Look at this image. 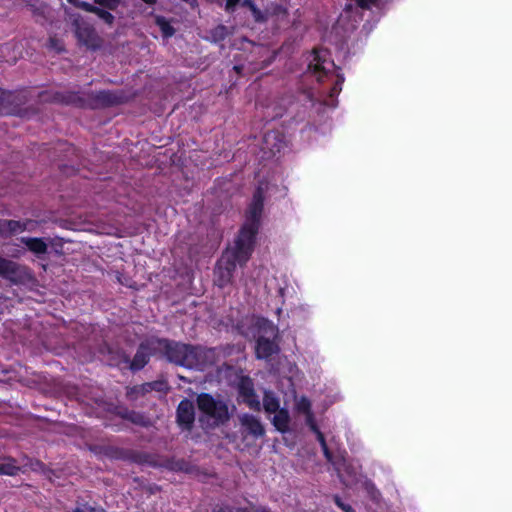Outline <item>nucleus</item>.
Masks as SVG:
<instances>
[{
  "label": "nucleus",
  "instance_id": "nucleus-1",
  "mask_svg": "<svg viewBox=\"0 0 512 512\" xmlns=\"http://www.w3.org/2000/svg\"><path fill=\"white\" fill-rule=\"evenodd\" d=\"M263 209V192L258 188L247 212V219L235 242V247L228 250L221 258L216 270V283L220 287L231 282L236 263L245 264L253 251L254 238L259 227Z\"/></svg>",
  "mask_w": 512,
  "mask_h": 512
},
{
  "label": "nucleus",
  "instance_id": "nucleus-2",
  "mask_svg": "<svg viewBox=\"0 0 512 512\" xmlns=\"http://www.w3.org/2000/svg\"><path fill=\"white\" fill-rule=\"evenodd\" d=\"M154 348L162 351L166 358L177 365L187 368H202L210 361V350L186 344L159 339L152 343Z\"/></svg>",
  "mask_w": 512,
  "mask_h": 512
},
{
  "label": "nucleus",
  "instance_id": "nucleus-3",
  "mask_svg": "<svg viewBox=\"0 0 512 512\" xmlns=\"http://www.w3.org/2000/svg\"><path fill=\"white\" fill-rule=\"evenodd\" d=\"M259 337L256 344V356L258 359H268L277 353L279 348L274 339L278 336V328L269 320L257 319Z\"/></svg>",
  "mask_w": 512,
  "mask_h": 512
},
{
  "label": "nucleus",
  "instance_id": "nucleus-4",
  "mask_svg": "<svg viewBox=\"0 0 512 512\" xmlns=\"http://www.w3.org/2000/svg\"><path fill=\"white\" fill-rule=\"evenodd\" d=\"M197 405L203 417L212 425L222 424L230 417L227 404L210 394H200L197 397Z\"/></svg>",
  "mask_w": 512,
  "mask_h": 512
},
{
  "label": "nucleus",
  "instance_id": "nucleus-5",
  "mask_svg": "<svg viewBox=\"0 0 512 512\" xmlns=\"http://www.w3.org/2000/svg\"><path fill=\"white\" fill-rule=\"evenodd\" d=\"M310 57L308 70L316 76L318 81L334 69V63L326 58L325 52L314 51Z\"/></svg>",
  "mask_w": 512,
  "mask_h": 512
},
{
  "label": "nucleus",
  "instance_id": "nucleus-6",
  "mask_svg": "<svg viewBox=\"0 0 512 512\" xmlns=\"http://www.w3.org/2000/svg\"><path fill=\"white\" fill-rule=\"evenodd\" d=\"M74 25L75 35L81 44L90 49H96L100 46L99 37L91 26L80 23L78 20H75Z\"/></svg>",
  "mask_w": 512,
  "mask_h": 512
},
{
  "label": "nucleus",
  "instance_id": "nucleus-7",
  "mask_svg": "<svg viewBox=\"0 0 512 512\" xmlns=\"http://www.w3.org/2000/svg\"><path fill=\"white\" fill-rule=\"evenodd\" d=\"M239 421L245 433L252 435L254 438L264 436L265 429L257 417L243 414L240 416Z\"/></svg>",
  "mask_w": 512,
  "mask_h": 512
},
{
  "label": "nucleus",
  "instance_id": "nucleus-8",
  "mask_svg": "<svg viewBox=\"0 0 512 512\" xmlns=\"http://www.w3.org/2000/svg\"><path fill=\"white\" fill-rule=\"evenodd\" d=\"M177 419L180 425L190 427L194 421V406L191 401L183 400L180 402L177 409Z\"/></svg>",
  "mask_w": 512,
  "mask_h": 512
},
{
  "label": "nucleus",
  "instance_id": "nucleus-9",
  "mask_svg": "<svg viewBox=\"0 0 512 512\" xmlns=\"http://www.w3.org/2000/svg\"><path fill=\"white\" fill-rule=\"evenodd\" d=\"M31 224V221L21 223L14 220H0V235L8 236L24 230H29L28 226Z\"/></svg>",
  "mask_w": 512,
  "mask_h": 512
},
{
  "label": "nucleus",
  "instance_id": "nucleus-10",
  "mask_svg": "<svg viewBox=\"0 0 512 512\" xmlns=\"http://www.w3.org/2000/svg\"><path fill=\"white\" fill-rule=\"evenodd\" d=\"M296 409L299 413L306 416V423L312 431H317L318 427L315 423L313 413L311 411V403L306 397L296 399Z\"/></svg>",
  "mask_w": 512,
  "mask_h": 512
},
{
  "label": "nucleus",
  "instance_id": "nucleus-11",
  "mask_svg": "<svg viewBox=\"0 0 512 512\" xmlns=\"http://www.w3.org/2000/svg\"><path fill=\"white\" fill-rule=\"evenodd\" d=\"M20 267L13 261L0 257V275L10 280H16Z\"/></svg>",
  "mask_w": 512,
  "mask_h": 512
},
{
  "label": "nucleus",
  "instance_id": "nucleus-12",
  "mask_svg": "<svg viewBox=\"0 0 512 512\" xmlns=\"http://www.w3.org/2000/svg\"><path fill=\"white\" fill-rule=\"evenodd\" d=\"M21 241L26 247L37 255L45 254L47 252V244L42 238H22Z\"/></svg>",
  "mask_w": 512,
  "mask_h": 512
},
{
  "label": "nucleus",
  "instance_id": "nucleus-13",
  "mask_svg": "<svg viewBox=\"0 0 512 512\" xmlns=\"http://www.w3.org/2000/svg\"><path fill=\"white\" fill-rule=\"evenodd\" d=\"M290 416L286 409H279L273 417L272 423L280 432H286L289 429Z\"/></svg>",
  "mask_w": 512,
  "mask_h": 512
},
{
  "label": "nucleus",
  "instance_id": "nucleus-14",
  "mask_svg": "<svg viewBox=\"0 0 512 512\" xmlns=\"http://www.w3.org/2000/svg\"><path fill=\"white\" fill-rule=\"evenodd\" d=\"M263 406L267 413H276L280 408V401L272 392H265Z\"/></svg>",
  "mask_w": 512,
  "mask_h": 512
},
{
  "label": "nucleus",
  "instance_id": "nucleus-15",
  "mask_svg": "<svg viewBox=\"0 0 512 512\" xmlns=\"http://www.w3.org/2000/svg\"><path fill=\"white\" fill-rule=\"evenodd\" d=\"M147 361H148L147 349L145 346L142 345L140 347V349L137 351V353L135 354L130 367L132 370H139L142 367H144V365L147 363Z\"/></svg>",
  "mask_w": 512,
  "mask_h": 512
},
{
  "label": "nucleus",
  "instance_id": "nucleus-16",
  "mask_svg": "<svg viewBox=\"0 0 512 512\" xmlns=\"http://www.w3.org/2000/svg\"><path fill=\"white\" fill-rule=\"evenodd\" d=\"M19 467L13 459H5L0 462V475L14 476L18 473Z\"/></svg>",
  "mask_w": 512,
  "mask_h": 512
},
{
  "label": "nucleus",
  "instance_id": "nucleus-17",
  "mask_svg": "<svg viewBox=\"0 0 512 512\" xmlns=\"http://www.w3.org/2000/svg\"><path fill=\"white\" fill-rule=\"evenodd\" d=\"M156 24L160 28L164 37H171L174 34V29L164 17H156Z\"/></svg>",
  "mask_w": 512,
  "mask_h": 512
},
{
  "label": "nucleus",
  "instance_id": "nucleus-18",
  "mask_svg": "<svg viewBox=\"0 0 512 512\" xmlns=\"http://www.w3.org/2000/svg\"><path fill=\"white\" fill-rule=\"evenodd\" d=\"M242 6H246V7H248V8L251 10V12H252V14H253V16H254V18H255V20H256V21H264V20L267 18L266 14H263V13H262V12H261V11H260L256 6H255V4L253 3V1H252V0H244V1L242 2Z\"/></svg>",
  "mask_w": 512,
  "mask_h": 512
},
{
  "label": "nucleus",
  "instance_id": "nucleus-19",
  "mask_svg": "<svg viewBox=\"0 0 512 512\" xmlns=\"http://www.w3.org/2000/svg\"><path fill=\"white\" fill-rule=\"evenodd\" d=\"M317 435V439L318 441L320 442L321 446H322V449H323V452H324V455L325 457L327 458V460H331V454L328 450V447L326 445V442H325V438H324V435L321 433V431L319 429H317V431H314Z\"/></svg>",
  "mask_w": 512,
  "mask_h": 512
},
{
  "label": "nucleus",
  "instance_id": "nucleus-20",
  "mask_svg": "<svg viewBox=\"0 0 512 512\" xmlns=\"http://www.w3.org/2000/svg\"><path fill=\"white\" fill-rule=\"evenodd\" d=\"M94 13L97 14L99 18H101L107 24L113 23L114 16L110 12L103 10L101 8H97V10Z\"/></svg>",
  "mask_w": 512,
  "mask_h": 512
},
{
  "label": "nucleus",
  "instance_id": "nucleus-21",
  "mask_svg": "<svg viewBox=\"0 0 512 512\" xmlns=\"http://www.w3.org/2000/svg\"><path fill=\"white\" fill-rule=\"evenodd\" d=\"M95 2L99 5L106 6L109 9H114L118 5L119 0H95Z\"/></svg>",
  "mask_w": 512,
  "mask_h": 512
},
{
  "label": "nucleus",
  "instance_id": "nucleus-22",
  "mask_svg": "<svg viewBox=\"0 0 512 512\" xmlns=\"http://www.w3.org/2000/svg\"><path fill=\"white\" fill-rule=\"evenodd\" d=\"M78 7L88 11V12H92L94 13L96 10H97V7L87 3V2H77L75 3Z\"/></svg>",
  "mask_w": 512,
  "mask_h": 512
},
{
  "label": "nucleus",
  "instance_id": "nucleus-23",
  "mask_svg": "<svg viewBox=\"0 0 512 512\" xmlns=\"http://www.w3.org/2000/svg\"><path fill=\"white\" fill-rule=\"evenodd\" d=\"M240 0H226L225 9L228 12L235 10V7L239 4Z\"/></svg>",
  "mask_w": 512,
  "mask_h": 512
},
{
  "label": "nucleus",
  "instance_id": "nucleus-24",
  "mask_svg": "<svg viewBox=\"0 0 512 512\" xmlns=\"http://www.w3.org/2000/svg\"><path fill=\"white\" fill-rule=\"evenodd\" d=\"M357 5L361 8H369L371 5H373L376 0H354Z\"/></svg>",
  "mask_w": 512,
  "mask_h": 512
},
{
  "label": "nucleus",
  "instance_id": "nucleus-25",
  "mask_svg": "<svg viewBox=\"0 0 512 512\" xmlns=\"http://www.w3.org/2000/svg\"><path fill=\"white\" fill-rule=\"evenodd\" d=\"M99 98L105 103H112L114 101L108 92H101Z\"/></svg>",
  "mask_w": 512,
  "mask_h": 512
},
{
  "label": "nucleus",
  "instance_id": "nucleus-26",
  "mask_svg": "<svg viewBox=\"0 0 512 512\" xmlns=\"http://www.w3.org/2000/svg\"><path fill=\"white\" fill-rule=\"evenodd\" d=\"M343 82V79H341L339 82L336 83V85L333 87L331 91V96H334L338 94L341 91V83Z\"/></svg>",
  "mask_w": 512,
  "mask_h": 512
},
{
  "label": "nucleus",
  "instance_id": "nucleus-27",
  "mask_svg": "<svg viewBox=\"0 0 512 512\" xmlns=\"http://www.w3.org/2000/svg\"><path fill=\"white\" fill-rule=\"evenodd\" d=\"M336 503L337 505L342 509L344 510L345 512H353L351 506L349 505H344L343 503L340 502V500L337 498L336 499Z\"/></svg>",
  "mask_w": 512,
  "mask_h": 512
},
{
  "label": "nucleus",
  "instance_id": "nucleus-28",
  "mask_svg": "<svg viewBox=\"0 0 512 512\" xmlns=\"http://www.w3.org/2000/svg\"><path fill=\"white\" fill-rule=\"evenodd\" d=\"M249 406L251 408H259V402L255 400L248 399Z\"/></svg>",
  "mask_w": 512,
  "mask_h": 512
},
{
  "label": "nucleus",
  "instance_id": "nucleus-29",
  "mask_svg": "<svg viewBox=\"0 0 512 512\" xmlns=\"http://www.w3.org/2000/svg\"><path fill=\"white\" fill-rule=\"evenodd\" d=\"M271 138H276V135L275 134H267L266 137H265V142L267 143V145L270 144V140Z\"/></svg>",
  "mask_w": 512,
  "mask_h": 512
},
{
  "label": "nucleus",
  "instance_id": "nucleus-30",
  "mask_svg": "<svg viewBox=\"0 0 512 512\" xmlns=\"http://www.w3.org/2000/svg\"><path fill=\"white\" fill-rule=\"evenodd\" d=\"M218 512H233L230 508L226 507V508H220L218 510Z\"/></svg>",
  "mask_w": 512,
  "mask_h": 512
},
{
  "label": "nucleus",
  "instance_id": "nucleus-31",
  "mask_svg": "<svg viewBox=\"0 0 512 512\" xmlns=\"http://www.w3.org/2000/svg\"><path fill=\"white\" fill-rule=\"evenodd\" d=\"M337 471H338V474L339 476L342 478L343 477V474H342V470L340 467H337Z\"/></svg>",
  "mask_w": 512,
  "mask_h": 512
},
{
  "label": "nucleus",
  "instance_id": "nucleus-32",
  "mask_svg": "<svg viewBox=\"0 0 512 512\" xmlns=\"http://www.w3.org/2000/svg\"><path fill=\"white\" fill-rule=\"evenodd\" d=\"M143 1L148 4H153V3H155L156 0H143Z\"/></svg>",
  "mask_w": 512,
  "mask_h": 512
},
{
  "label": "nucleus",
  "instance_id": "nucleus-33",
  "mask_svg": "<svg viewBox=\"0 0 512 512\" xmlns=\"http://www.w3.org/2000/svg\"><path fill=\"white\" fill-rule=\"evenodd\" d=\"M184 1L187 3H190V4H193L195 2V0H184Z\"/></svg>",
  "mask_w": 512,
  "mask_h": 512
},
{
  "label": "nucleus",
  "instance_id": "nucleus-34",
  "mask_svg": "<svg viewBox=\"0 0 512 512\" xmlns=\"http://www.w3.org/2000/svg\"><path fill=\"white\" fill-rule=\"evenodd\" d=\"M146 387H147V388H152V387H151V384H146V385L144 386V389H145V390H147V389H146Z\"/></svg>",
  "mask_w": 512,
  "mask_h": 512
},
{
  "label": "nucleus",
  "instance_id": "nucleus-35",
  "mask_svg": "<svg viewBox=\"0 0 512 512\" xmlns=\"http://www.w3.org/2000/svg\"><path fill=\"white\" fill-rule=\"evenodd\" d=\"M346 484H351L352 480H343Z\"/></svg>",
  "mask_w": 512,
  "mask_h": 512
},
{
  "label": "nucleus",
  "instance_id": "nucleus-36",
  "mask_svg": "<svg viewBox=\"0 0 512 512\" xmlns=\"http://www.w3.org/2000/svg\"><path fill=\"white\" fill-rule=\"evenodd\" d=\"M74 512H82V511H80L79 509H77V510H75Z\"/></svg>",
  "mask_w": 512,
  "mask_h": 512
},
{
  "label": "nucleus",
  "instance_id": "nucleus-37",
  "mask_svg": "<svg viewBox=\"0 0 512 512\" xmlns=\"http://www.w3.org/2000/svg\"><path fill=\"white\" fill-rule=\"evenodd\" d=\"M69 2L73 3V0H68Z\"/></svg>",
  "mask_w": 512,
  "mask_h": 512
}]
</instances>
